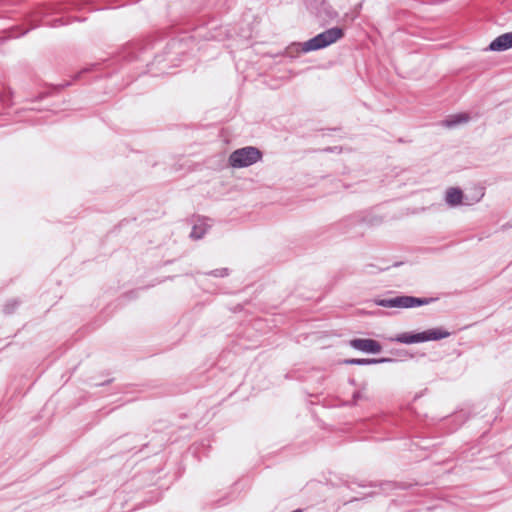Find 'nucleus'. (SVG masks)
I'll list each match as a JSON object with an SVG mask.
<instances>
[{
  "label": "nucleus",
  "instance_id": "nucleus-1",
  "mask_svg": "<svg viewBox=\"0 0 512 512\" xmlns=\"http://www.w3.org/2000/svg\"><path fill=\"white\" fill-rule=\"evenodd\" d=\"M344 36L343 29L339 27H333L331 29H328L312 39L308 40L303 45V51H313L325 48L338 40H340Z\"/></svg>",
  "mask_w": 512,
  "mask_h": 512
},
{
  "label": "nucleus",
  "instance_id": "nucleus-2",
  "mask_svg": "<svg viewBox=\"0 0 512 512\" xmlns=\"http://www.w3.org/2000/svg\"><path fill=\"white\" fill-rule=\"evenodd\" d=\"M450 335L449 332L441 328H432L420 333H402L397 335L393 340L399 343L412 344L425 341H436L446 338Z\"/></svg>",
  "mask_w": 512,
  "mask_h": 512
},
{
  "label": "nucleus",
  "instance_id": "nucleus-3",
  "mask_svg": "<svg viewBox=\"0 0 512 512\" xmlns=\"http://www.w3.org/2000/svg\"><path fill=\"white\" fill-rule=\"evenodd\" d=\"M262 153L256 147L248 146L235 150L229 157V164L233 168H243L258 162Z\"/></svg>",
  "mask_w": 512,
  "mask_h": 512
},
{
  "label": "nucleus",
  "instance_id": "nucleus-4",
  "mask_svg": "<svg viewBox=\"0 0 512 512\" xmlns=\"http://www.w3.org/2000/svg\"><path fill=\"white\" fill-rule=\"evenodd\" d=\"M428 300L415 298L411 296H400L395 297L393 299H385L379 302V305L384 307H401V308H411L423 304H427Z\"/></svg>",
  "mask_w": 512,
  "mask_h": 512
},
{
  "label": "nucleus",
  "instance_id": "nucleus-5",
  "mask_svg": "<svg viewBox=\"0 0 512 512\" xmlns=\"http://www.w3.org/2000/svg\"><path fill=\"white\" fill-rule=\"evenodd\" d=\"M349 343L354 349L367 353H379L382 350V345L373 339L356 338L350 340Z\"/></svg>",
  "mask_w": 512,
  "mask_h": 512
},
{
  "label": "nucleus",
  "instance_id": "nucleus-6",
  "mask_svg": "<svg viewBox=\"0 0 512 512\" xmlns=\"http://www.w3.org/2000/svg\"><path fill=\"white\" fill-rule=\"evenodd\" d=\"M512 47V32L504 33L495 38L489 45L492 51H503Z\"/></svg>",
  "mask_w": 512,
  "mask_h": 512
},
{
  "label": "nucleus",
  "instance_id": "nucleus-7",
  "mask_svg": "<svg viewBox=\"0 0 512 512\" xmlns=\"http://www.w3.org/2000/svg\"><path fill=\"white\" fill-rule=\"evenodd\" d=\"M470 120V116L467 113H458L447 117L442 124L447 128H452L457 125L465 124Z\"/></svg>",
  "mask_w": 512,
  "mask_h": 512
},
{
  "label": "nucleus",
  "instance_id": "nucleus-8",
  "mask_svg": "<svg viewBox=\"0 0 512 512\" xmlns=\"http://www.w3.org/2000/svg\"><path fill=\"white\" fill-rule=\"evenodd\" d=\"M463 193L458 188H450L446 192V201L449 205L455 206L461 204Z\"/></svg>",
  "mask_w": 512,
  "mask_h": 512
},
{
  "label": "nucleus",
  "instance_id": "nucleus-9",
  "mask_svg": "<svg viewBox=\"0 0 512 512\" xmlns=\"http://www.w3.org/2000/svg\"><path fill=\"white\" fill-rule=\"evenodd\" d=\"M384 361H386V359H347L344 361V363L347 365H367L372 363H380Z\"/></svg>",
  "mask_w": 512,
  "mask_h": 512
},
{
  "label": "nucleus",
  "instance_id": "nucleus-10",
  "mask_svg": "<svg viewBox=\"0 0 512 512\" xmlns=\"http://www.w3.org/2000/svg\"><path fill=\"white\" fill-rule=\"evenodd\" d=\"M201 235H202V233H201V232H199V231H198V227H196V226H195V227L193 228V231H192V233H191V236H192V237H194V238H200V237H201Z\"/></svg>",
  "mask_w": 512,
  "mask_h": 512
}]
</instances>
